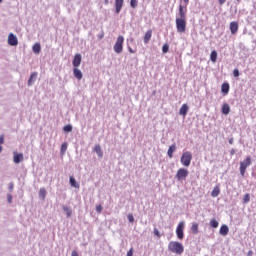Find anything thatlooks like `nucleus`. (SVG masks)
<instances>
[{
	"instance_id": "52",
	"label": "nucleus",
	"mask_w": 256,
	"mask_h": 256,
	"mask_svg": "<svg viewBox=\"0 0 256 256\" xmlns=\"http://www.w3.org/2000/svg\"><path fill=\"white\" fill-rule=\"evenodd\" d=\"M0 3H3V0H0Z\"/></svg>"
},
{
	"instance_id": "34",
	"label": "nucleus",
	"mask_w": 256,
	"mask_h": 256,
	"mask_svg": "<svg viewBox=\"0 0 256 256\" xmlns=\"http://www.w3.org/2000/svg\"><path fill=\"white\" fill-rule=\"evenodd\" d=\"M163 53H169V44H164L162 47Z\"/></svg>"
},
{
	"instance_id": "19",
	"label": "nucleus",
	"mask_w": 256,
	"mask_h": 256,
	"mask_svg": "<svg viewBox=\"0 0 256 256\" xmlns=\"http://www.w3.org/2000/svg\"><path fill=\"white\" fill-rule=\"evenodd\" d=\"M151 37H153V31L148 30L144 35V43H149L151 41Z\"/></svg>"
},
{
	"instance_id": "53",
	"label": "nucleus",
	"mask_w": 256,
	"mask_h": 256,
	"mask_svg": "<svg viewBox=\"0 0 256 256\" xmlns=\"http://www.w3.org/2000/svg\"><path fill=\"white\" fill-rule=\"evenodd\" d=\"M238 1V3H239V1H241V0H237Z\"/></svg>"
},
{
	"instance_id": "54",
	"label": "nucleus",
	"mask_w": 256,
	"mask_h": 256,
	"mask_svg": "<svg viewBox=\"0 0 256 256\" xmlns=\"http://www.w3.org/2000/svg\"><path fill=\"white\" fill-rule=\"evenodd\" d=\"M230 143H233V142L230 140Z\"/></svg>"
},
{
	"instance_id": "20",
	"label": "nucleus",
	"mask_w": 256,
	"mask_h": 256,
	"mask_svg": "<svg viewBox=\"0 0 256 256\" xmlns=\"http://www.w3.org/2000/svg\"><path fill=\"white\" fill-rule=\"evenodd\" d=\"M36 79H37V72H33L28 80V86L31 87V85L35 83Z\"/></svg>"
},
{
	"instance_id": "33",
	"label": "nucleus",
	"mask_w": 256,
	"mask_h": 256,
	"mask_svg": "<svg viewBox=\"0 0 256 256\" xmlns=\"http://www.w3.org/2000/svg\"><path fill=\"white\" fill-rule=\"evenodd\" d=\"M251 201V196L249 194H245L243 198V203H249Z\"/></svg>"
},
{
	"instance_id": "32",
	"label": "nucleus",
	"mask_w": 256,
	"mask_h": 256,
	"mask_svg": "<svg viewBox=\"0 0 256 256\" xmlns=\"http://www.w3.org/2000/svg\"><path fill=\"white\" fill-rule=\"evenodd\" d=\"M138 3L139 2L137 0H130V7H132V9H136Z\"/></svg>"
},
{
	"instance_id": "28",
	"label": "nucleus",
	"mask_w": 256,
	"mask_h": 256,
	"mask_svg": "<svg viewBox=\"0 0 256 256\" xmlns=\"http://www.w3.org/2000/svg\"><path fill=\"white\" fill-rule=\"evenodd\" d=\"M210 59L212 63H217V51L213 50L210 54Z\"/></svg>"
},
{
	"instance_id": "39",
	"label": "nucleus",
	"mask_w": 256,
	"mask_h": 256,
	"mask_svg": "<svg viewBox=\"0 0 256 256\" xmlns=\"http://www.w3.org/2000/svg\"><path fill=\"white\" fill-rule=\"evenodd\" d=\"M7 201L8 203H13V196L11 194L7 195Z\"/></svg>"
},
{
	"instance_id": "37",
	"label": "nucleus",
	"mask_w": 256,
	"mask_h": 256,
	"mask_svg": "<svg viewBox=\"0 0 256 256\" xmlns=\"http://www.w3.org/2000/svg\"><path fill=\"white\" fill-rule=\"evenodd\" d=\"M128 221H129V223H133L135 221V218L133 217V214L128 215Z\"/></svg>"
},
{
	"instance_id": "17",
	"label": "nucleus",
	"mask_w": 256,
	"mask_h": 256,
	"mask_svg": "<svg viewBox=\"0 0 256 256\" xmlns=\"http://www.w3.org/2000/svg\"><path fill=\"white\" fill-rule=\"evenodd\" d=\"M229 113H231V106H229V104H227V103H224L222 105V114L229 115Z\"/></svg>"
},
{
	"instance_id": "16",
	"label": "nucleus",
	"mask_w": 256,
	"mask_h": 256,
	"mask_svg": "<svg viewBox=\"0 0 256 256\" xmlns=\"http://www.w3.org/2000/svg\"><path fill=\"white\" fill-rule=\"evenodd\" d=\"M229 89H230L229 83L224 82L221 86V91L223 95H229Z\"/></svg>"
},
{
	"instance_id": "43",
	"label": "nucleus",
	"mask_w": 256,
	"mask_h": 256,
	"mask_svg": "<svg viewBox=\"0 0 256 256\" xmlns=\"http://www.w3.org/2000/svg\"><path fill=\"white\" fill-rule=\"evenodd\" d=\"M127 256H133V248H131V249L127 252Z\"/></svg>"
},
{
	"instance_id": "26",
	"label": "nucleus",
	"mask_w": 256,
	"mask_h": 256,
	"mask_svg": "<svg viewBox=\"0 0 256 256\" xmlns=\"http://www.w3.org/2000/svg\"><path fill=\"white\" fill-rule=\"evenodd\" d=\"M95 153H97L98 157H103V150H101V145H96L94 147Z\"/></svg>"
},
{
	"instance_id": "9",
	"label": "nucleus",
	"mask_w": 256,
	"mask_h": 256,
	"mask_svg": "<svg viewBox=\"0 0 256 256\" xmlns=\"http://www.w3.org/2000/svg\"><path fill=\"white\" fill-rule=\"evenodd\" d=\"M83 60L81 54H75L74 59L72 61V65L74 68H78L81 66V61Z\"/></svg>"
},
{
	"instance_id": "38",
	"label": "nucleus",
	"mask_w": 256,
	"mask_h": 256,
	"mask_svg": "<svg viewBox=\"0 0 256 256\" xmlns=\"http://www.w3.org/2000/svg\"><path fill=\"white\" fill-rule=\"evenodd\" d=\"M61 151H62V153H65V151H67V144L66 143L62 144Z\"/></svg>"
},
{
	"instance_id": "7",
	"label": "nucleus",
	"mask_w": 256,
	"mask_h": 256,
	"mask_svg": "<svg viewBox=\"0 0 256 256\" xmlns=\"http://www.w3.org/2000/svg\"><path fill=\"white\" fill-rule=\"evenodd\" d=\"M184 229H185V222H179L176 228V235L180 240H183L185 237V234L183 233Z\"/></svg>"
},
{
	"instance_id": "45",
	"label": "nucleus",
	"mask_w": 256,
	"mask_h": 256,
	"mask_svg": "<svg viewBox=\"0 0 256 256\" xmlns=\"http://www.w3.org/2000/svg\"><path fill=\"white\" fill-rule=\"evenodd\" d=\"M218 1H219L220 5H223L225 3V1H227V0H218Z\"/></svg>"
},
{
	"instance_id": "30",
	"label": "nucleus",
	"mask_w": 256,
	"mask_h": 256,
	"mask_svg": "<svg viewBox=\"0 0 256 256\" xmlns=\"http://www.w3.org/2000/svg\"><path fill=\"white\" fill-rule=\"evenodd\" d=\"M210 227H213V229H217V227H219V222L215 219L210 220Z\"/></svg>"
},
{
	"instance_id": "51",
	"label": "nucleus",
	"mask_w": 256,
	"mask_h": 256,
	"mask_svg": "<svg viewBox=\"0 0 256 256\" xmlns=\"http://www.w3.org/2000/svg\"><path fill=\"white\" fill-rule=\"evenodd\" d=\"M252 253H253L252 251H249V252H248V254H250V255H251Z\"/></svg>"
},
{
	"instance_id": "23",
	"label": "nucleus",
	"mask_w": 256,
	"mask_h": 256,
	"mask_svg": "<svg viewBox=\"0 0 256 256\" xmlns=\"http://www.w3.org/2000/svg\"><path fill=\"white\" fill-rule=\"evenodd\" d=\"M219 193H221V188H219V186H215L211 192V196L219 197Z\"/></svg>"
},
{
	"instance_id": "47",
	"label": "nucleus",
	"mask_w": 256,
	"mask_h": 256,
	"mask_svg": "<svg viewBox=\"0 0 256 256\" xmlns=\"http://www.w3.org/2000/svg\"><path fill=\"white\" fill-rule=\"evenodd\" d=\"M185 5H189V0H183Z\"/></svg>"
},
{
	"instance_id": "36",
	"label": "nucleus",
	"mask_w": 256,
	"mask_h": 256,
	"mask_svg": "<svg viewBox=\"0 0 256 256\" xmlns=\"http://www.w3.org/2000/svg\"><path fill=\"white\" fill-rule=\"evenodd\" d=\"M96 211H97V213H101L103 211V206H101V204L97 205Z\"/></svg>"
},
{
	"instance_id": "15",
	"label": "nucleus",
	"mask_w": 256,
	"mask_h": 256,
	"mask_svg": "<svg viewBox=\"0 0 256 256\" xmlns=\"http://www.w3.org/2000/svg\"><path fill=\"white\" fill-rule=\"evenodd\" d=\"M177 151V146L175 144L171 145L167 151V155L170 159H173V153Z\"/></svg>"
},
{
	"instance_id": "29",
	"label": "nucleus",
	"mask_w": 256,
	"mask_h": 256,
	"mask_svg": "<svg viewBox=\"0 0 256 256\" xmlns=\"http://www.w3.org/2000/svg\"><path fill=\"white\" fill-rule=\"evenodd\" d=\"M62 209L66 212V217H71V215L73 214V211H71V209L67 206H63Z\"/></svg>"
},
{
	"instance_id": "21",
	"label": "nucleus",
	"mask_w": 256,
	"mask_h": 256,
	"mask_svg": "<svg viewBox=\"0 0 256 256\" xmlns=\"http://www.w3.org/2000/svg\"><path fill=\"white\" fill-rule=\"evenodd\" d=\"M70 185L71 187H74V189H79L80 185L77 182V180H75V177L70 176Z\"/></svg>"
},
{
	"instance_id": "44",
	"label": "nucleus",
	"mask_w": 256,
	"mask_h": 256,
	"mask_svg": "<svg viewBox=\"0 0 256 256\" xmlns=\"http://www.w3.org/2000/svg\"><path fill=\"white\" fill-rule=\"evenodd\" d=\"M71 256H79V253H77V251H76V250H74V251H72Z\"/></svg>"
},
{
	"instance_id": "50",
	"label": "nucleus",
	"mask_w": 256,
	"mask_h": 256,
	"mask_svg": "<svg viewBox=\"0 0 256 256\" xmlns=\"http://www.w3.org/2000/svg\"><path fill=\"white\" fill-rule=\"evenodd\" d=\"M1 151H3V146H1V144H0V153H1Z\"/></svg>"
},
{
	"instance_id": "12",
	"label": "nucleus",
	"mask_w": 256,
	"mask_h": 256,
	"mask_svg": "<svg viewBox=\"0 0 256 256\" xmlns=\"http://www.w3.org/2000/svg\"><path fill=\"white\" fill-rule=\"evenodd\" d=\"M219 233L220 235H222V237H227V235L229 234V226H227L226 224L222 225L220 227Z\"/></svg>"
},
{
	"instance_id": "13",
	"label": "nucleus",
	"mask_w": 256,
	"mask_h": 256,
	"mask_svg": "<svg viewBox=\"0 0 256 256\" xmlns=\"http://www.w3.org/2000/svg\"><path fill=\"white\" fill-rule=\"evenodd\" d=\"M73 75L75 79H78V81H81L83 79V72L79 70V68H74L73 69Z\"/></svg>"
},
{
	"instance_id": "11",
	"label": "nucleus",
	"mask_w": 256,
	"mask_h": 256,
	"mask_svg": "<svg viewBox=\"0 0 256 256\" xmlns=\"http://www.w3.org/2000/svg\"><path fill=\"white\" fill-rule=\"evenodd\" d=\"M230 31L232 35H236L237 31H239V23L233 21L230 23Z\"/></svg>"
},
{
	"instance_id": "5",
	"label": "nucleus",
	"mask_w": 256,
	"mask_h": 256,
	"mask_svg": "<svg viewBox=\"0 0 256 256\" xmlns=\"http://www.w3.org/2000/svg\"><path fill=\"white\" fill-rule=\"evenodd\" d=\"M187 177H189V170H187L186 168L178 169L176 173V179L178 181H185Z\"/></svg>"
},
{
	"instance_id": "1",
	"label": "nucleus",
	"mask_w": 256,
	"mask_h": 256,
	"mask_svg": "<svg viewBox=\"0 0 256 256\" xmlns=\"http://www.w3.org/2000/svg\"><path fill=\"white\" fill-rule=\"evenodd\" d=\"M168 251H170V253H175L176 255H181L183 251H185V247L181 242L171 241L168 244Z\"/></svg>"
},
{
	"instance_id": "3",
	"label": "nucleus",
	"mask_w": 256,
	"mask_h": 256,
	"mask_svg": "<svg viewBox=\"0 0 256 256\" xmlns=\"http://www.w3.org/2000/svg\"><path fill=\"white\" fill-rule=\"evenodd\" d=\"M180 161L184 167H189V165H191V161H193V154L189 151L184 152Z\"/></svg>"
},
{
	"instance_id": "14",
	"label": "nucleus",
	"mask_w": 256,
	"mask_h": 256,
	"mask_svg": "<svg viewBox=\"0 0 256 256\" xmlns=\"http://www.w3.org/2000/svg\"><path fill=\"white\" fill-rule=\"evenodd\" d=\"M189 111V105L183 104L179 110L180 115H183V117L187 116V113Z\"/></svg>"
},
{
	"instance_id": "22",
	"label": "nucleus",
	"mask_w": 256,
	"mask_h": 256,
	"mask_svg": "<svg viewBox=\"0 0 256 256\" xmlns=\"http://www.w3.org/2000/svg\"><path fill=\"white\" fill-rule=\"evenodd\" d=\"M179 15H180V17L178 19H187V14H186L185 10L183 9L182 5L179 6Z\"/></svg>"
},
{
	"instance_id": "48",
	"label": "nucleus",
	"mask_w": 256,
	"mask_h": 256,
	"mask_svg": "<svg viewBox=\"0 0 256 256\" xmlns=\"http://www.w3.org/2000/svg\"><path fill=\"white\" fill-rule=\"evenodd\" d=\"M105 5H109V0H104Z\"/></svg>"
},
{
	"instance_id": "41",
	"label": "nucleus",
	"mask_w": 256,
	"mask_h": 256,
	"mask_svg": "<svg viewBox=\"0 0 256 256\" xmlns=\"http://www.w3.org/2000/svg\"><path fill=\"white\" fill-rule=\"evenodd\" d=\"M5 143V136L1 135L0 136V145H3Z\"/></svg>"
},
{
	"instance_id": "4",
	"label": "nucleus",
	"mask_w": 256,
	"mask_h": 256,
	"mask_svg": "<svg viewBox=\"0 0 256 256\" xmlns=\"http://www.w3.org/2000/svg\"><path fill=\"white\" fill-rule=\"evenodd\" d=\"M123 43H125V38L123 36H118L114 45L115 53H123Z\"/></svg>"
},
{
	"instance_id": "40",
	"label": "nucleus",
	"mask_w": 256,
	"mask_h": 256,
	"mask_svg": "<svg viewBox=\"0 0 256 256\" xmlns=\"http://www.w3.org/2000/svg\"><path fill=\"white\" fill-rule=\"evenodd\" d=\"M233 75L234 77H239V69H234Z\"/></svg>"
},
{
	"instance_id": "24",
	"label": "nucleus",
	"mask_w": 256,
	"mask_h": 256,
	"mask_svg": "<svg viewBox=\"0 0 256 256\" xmlns=\"http://www.w3.org/2000/svg\"><path fill=\"white\" fill-rule=\"evenodd\" d=\"M191 231L194 233V235H197L199 233V224L197 222H194L191 226Z\"/></svg>"
},
{
	"instance_id": "46",
	"label": "nucleus",
	"mask_w": 256,
	"mask_h": 256,
	"mask_svg": "<svg viewBox=\"0 0 256 256\" xmlns=\"http://www.w3.org/2000/svg\"><path fill=\"white\" fill-rule=\"evenodd\" d=\"M9 189L10 191H13V183L10 184Z\"/></svg>"
},
{
	"instance_id": "10",
	"label": "nucleus",
	"mask_w": 256,
	"mask_h": 256,
	"mask_svg": "<svg viewBox=\"0 0 256 256\" xmlns=\"http://www.w3.org/2000/svg\"><path fill=\"white\" fill-rule=\"evenodd\" d=\"M123 3H125V0H115V13H121V10L123 9Z\"/></svg>"
},
{
	"instance_id": "2",
	"label": "nucleus",
	"mask_w": 256,
	"mask_h": 256,
	"mask_svg": "<svg viewBox=\"0 0 256 256\" xmlns=\"http://www.w3.org/2000/svg\"><path fill=\"white\" fill-rule=\"evenodd\" d=\"M176 29L178 33H185L187 31V19L176 18Z\"/></svg>"
},
{
	"instance_id": "8",
	"label": "nucleus",
	"mask_w": 256,
	"mask_h": 256,
	"mask_svg": "<svg viewBox=\"0 0 256 256\" xmlns=\"http://www.w3.org/2000/svg\"><path fill=\"white\" fill-rule=\"evenodd\" d=\"M8 45H11L12 47H17V45H19V40L15 34L10 33L8 35Z\"/></svg>"
},
{
	"instance_id": "31",
	"label": "nucleus",
	"mask_w": 256,
	"mask_h": 256,
	"mask_svg": "<svg viewBox=\"0 0 256 256\" xmlns=\"http://www.w3.org/2000/svg\"><path fill=\"white\" fill-rule=\"evenodd\" d=\"M63 131H65V133H71V131H73V126H71V124H68L64 126Z\"/></svg>"
},
{
	"instance_id": "27",
	"label": "nucleus",
	"mask_w": 256,
	"mask_h": 256,
	"mask_svg": "<svg viewBox=\"0 0 256 256\" xmlns=\"http://www.w3.org/2000/svg\"><path fill=\"white\" fill-rule=\"evenodd\" d=\"M33 51L39 55V53H41V44L40 43H35L33 46Z\"/></svg>"
},
{
	"instance_id": "49",
	"label": "nucleus",
	"mask_w": 256,
	"mask_h": 256,
	"mask_svg": "<svg viewBox=\"0 0 256 256\" xmlns=\"http://www.w3.org/2000/svg\"><path fill=\"white\" fill-rule=\"evenodd\" d=\"M130 53H135L132 48H129Z\"/></svg>"
},
{
	"instance_id": "18",
	"label": "nucleus",
	"mask_w": 256,
	"mask_h": 256,
	"mask_svg": "<svg viewBox=\"0 0 256 256\" xmlns=\"http://www.w3.org/2000/svg\"><path fill=\"white\" fill-rule=\"evenodd\" d=\"M13 161L14 163H17V164L21 163V161H23V154L14 152Z\"/></svg>"
},
{
	"instance_id": "35",
	"label": "nucleus",
	"mask_w": 256,
	"mask_h": 256,
	"mask_svg": "<svg viewBox=\"0 0 256 256\" xmlns=\"http://www.w3.org/2000/svg\"><path fill=\"white\" fill-rule=\"evenodd\" d=\"M154 235H155L156 237H158V239L161 238V233L159 232V229L154 228Z\"/></svg>"
},
{
	"instance_id": "6",
	"label": "nucleus",
	"mask_w": 256,
	"mask_h": 256,
	"mask_svg": "<svg viewBox=\"0 0 256 256\" xmlns=\"http://www.w3.org/2000/svg\"><path fill=\"white\" fill-rule=\"evenodd\" d=\"M251 165V157H247L244 161L240 162V174L242 177H245V171H247V167Z\"/></svg>"
},
{
	"instance_id": "25",
	"label": "nucleus",
	"mask_w": 256,
	"mask_h": 256,
	"mask_svg": "<svg viewBox=\"0 0 256 256\" xmlns=\"http://www.w3.org/2000/svg\"><path fill=\"white\" fill-rule=\"evenodd\" d=\"M39 197L42 198V201H45V197H47V190L45 188H40Z\"/></svg>"
},
{
	"instance_id": "42",
	"label": "nucleus",
	"mask_w": 256,
	"mask_h": 256,
	"mask_svg": "<svg viewBox=\"0 0 256 256\" xmlns=\"http://www.w3.org/2000/svg\"><path fill=\"white\" fill-rule=\"evenodd\" d=\"M105 37V32H102L98 35V39H103Z\"/></svg>"
}]
</instances>
